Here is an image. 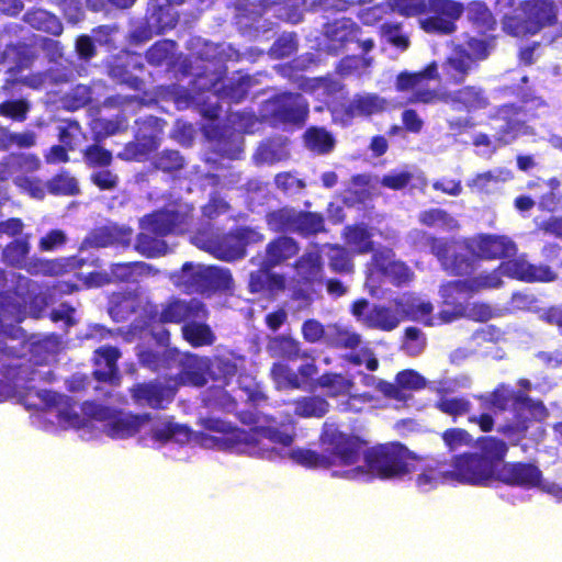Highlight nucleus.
<instances>
[{"label":"nucleus","instance_id":"0eeeda50","mask_svg":"<svg viewBox=\"0 0 562 562\" xmlns=\"http://www.w3.org/2000/svg\"><path fill=\"white\" fill-rule=\"evenodd\" d=\"M413 459L409 450L400 442L374 446L364 452V461L369 471L379 479H401L411 474Z\"/></svg>","mask_w":562,"mask_h":562},{"label":"nucleus","instance_id":"8fccbe9b","mask_svg":"<svg viewBox=\"0 0 562 562\" xmlns=\"http://www.w3.org/2000/svg\"><path fill=\"white\" fill-rule=\"evenodd\" d=\"M326 256L329 269L338 274H349L353 272L355 266L350 251L338 244L326 245Z\"/></svg>","mask_w":562,"mask_h":562},{"label":"nucleus","instance_id":"5fc2aeb1","mask_svg":"<svg viewBox=\"0 0 562 562\" xmlns=\"http://www.w3.org/2000/svg\"><path fill=\"white\" fill-rule=\"evenodd\" d=\"M150 165L154 170L175 177L176 173L184 169L186 159L179 150L164 149L154 157Z\"/></svg>","mask_w":562,"mask_h":562},{"label":"nucleus","instance_id":"f8f14e48","mask_svg":"<svg viewBox=\"0 0 562 562\" xmlns=\"http://www.w3.org/2000/svg\"><path fill=\"white\" fill-rule=\"evenodd\" d=\"M503 276L525 283H551L559 279V274L551 265L532 263L527 255L514 256L498 265Z\"/></svg>","mask_w":562,"mask_h":562},{"label":"nucleus","instance_id":"f257e3e1","mask_svg":"<svg viewBox=\"0 0 562 562\" xmlns=\"http://www.w3.org/2000/svg\"><path fill=\"white\" fill-rule=\"evenodd\" d=\"M477 68L465 53V48L457 46L441 63L434 60L419 71H401L395 79V89L398 92H411L406 104H434L439 100L438 92L428 87L431 80H440L448 86L462 85L469 75Z\"/></svg>","mask_w":562,"mask_h":562},{"label":"nucleus","instance_id":"bf43d9fd","mask_svg":"<svg viewBox=\"0 0 562 562\" xmlns=\"http://www.w3.org/2000/svg\"><path fill=\"white\" fill-rule=\"evenodd\" d=\"M137 128L134 137L142 143H146L155 150L159 146V134L161 132L159 120L154 116H147L136 121Z\"/></svg>","mask_w":562,"mask_h":562},{"label":"nucleus","instance_id":"e2e57ef3","mask_svg":"<svg viewBox=\"0 0 562 562\" xmlns=\"http://www.w3.org/2000/svg\"><path fill=\"white\" fill-rule=\"evenodd\" d=\"M147 265L142 261L119 262L110 267L111 282H132L136 274H140Z\"/></svg>","mask_w":562,"mask_h":562},{"label":"nucleus","instance_id":"79ce46f5","mask_svg":"<svg viewBox=\"0 0 562 562\" xmlns=\"http://www.w3.org/2000/svg\"><path fill=\"white\" fill-rule=\"evenodd\" d=\"M251 87V77L249 75H239L231 77L221 82L215 91L218 98L228 100L233 103L241 102Z\"/></svg>","mask_w":562,"mask_h":562},{"label":"nucleus","instance_id":"cd10ccee","mask_svg":"<svg viewBox=\"0 0 562 562\" xmlns=\"http://www.w3.org/2000/svg\"><path fill=\"white\" fill-rule=\"evenodd\" d=\"M498 476L508 485L530 488L540 485L542 472L535 464L513 462L504 464Z\"/></svg>","mask_w":562,"mask_h":562},{"label":"nucleus","instance_id":"20e7f679","mask_svg":"<svg viewBox=\"0 0 562 562\" xmlns=\"http://www.w3.org/2000/svg\"><path fill=\"white\" fill-rule=\"evenodd\" d=\"M184 215L179 211L160 210L147 214L140 221V232L136 236L134 248L146 258H156L167 254L165 237L181 227Z\"/></svg>","mask_w":562,"mask_h":562},{"label":"nucleus","instance_id":"423d86ee","mask_svg":"<svg viewBox=\"0 0 562 562\" xmlns=\"http://www.w3.org/2000/svg\"><path fill=\"white\" fill-rule=\"evenodd\" d=\"M413 279V270L404 261L397 260L390 247L378 248L367 263L366 283L371 294H374L385 280L394 286H403Z\"/></svg>","mask_w":562,"mask_h":562},{"label":"nucleus","instance_id":"a878e982","mask_svg":"<svg viewBox=\"0 0 562 562\" xmlns=\"http://www.w3.org/2000/svg\"><path fill=\"white\" fill-rule=\"evenodd\" d=\"M272 269L261 262L257 270L250 272L248 281L250 293L273 297L285 290V277L281 273L272 272Z\"/></svg>","mask_w":562,"mask_h":562},{"label":"nucleus","instance_id":"3c124183","mask_svg":"<svg viewBox=\"0 0 562 562\" xmlns=\"http://www.w3.org/2000/svg\"><path fill=\"white\" fill-rule=\"evenodd\" d=\"M289 458L297 465L310 470L329 469L330 459L326 457L325 451L318 452L316 450L306 448H295L289 452Z\"/></svg>","mask_w":562,"mask_h":562},{"label":"nucleus","instance_id":"de8ad7c7","mask_svg":"<svg viewBox=\"0 0 562 562\" xmlns=\"http://www.w3.org/2000/svg\"><path fill=\"white\" fill-rule=\"evenodd\" d=\"M324 232H326V227L323 214L297 210L293 234L303 238H308Z\"/></svg>","mask_w":562,"mask_h":562},{"label":"nucleus","instance_id":"e433bc0d","mask_svg":"<svg viewBox=\"0 0 562 562\" xmlns=\"http://www.w3.org/2000/svg\"><path fill=\"white\" fill-rule=\"evenodd\" d=\"M268 349L272 357L286 361L312 358L310 351L302 349L299 340L286 335H278L271 338Z\"/></svg>","mask_w":562,"mask_h":562},{"label":"nucleus","instance_id":"58836bf2","mask_svg":"<svg viewBox=\"0 0 562 562\" xmlns=\"http://www.w3.org/2000/svg\"><path fill=\"white\" fill-rule=\"evenodd\" d=\"M150 439L159 445H166L170 441L186 443L191 438V429L172 420H166L155 425L149 432Z\"/></svg>","mask_w":562,"mask_h":562},{"label":"nucleus","instance_id":"6ab92c4d","mask_svg":"<svg viewBox=\"0 0 562 562\" xmlns=\"http://www.w3.org/2000/svg\"><path fill=\"white\" fill-rule=\"evenodd\" d=\"M145 66L136 53H126L115 56L108 66L109 76L120 85L134 91H143L145 81L142 74Z\"/></svg>","mask_w":562,"mask_h":562},{"label":"nucleus","instance_id":"1a4fd4ad","mask_svg":"<svg viewBox=\"0 0 562 562\" xmlns=\"http://www.w3.org/2000/svg\"><path fill=\"white\" fill-rule=\"evenodd\" d=\"M425 16L418 20L419 27L431 35H450L457 31V21L464 5L456 0H426Z\"/></svg>","mask_w":562,"mask_h":562},{"label":"nucleus","instance_id":"09e8293b","mask_svg":"<svg viewBox=\"0 0 562 562\" xmlns=\"http://www.w3.org/2000/svg\"><path fill=\"white\" fill-rule=\"evenodd\" d=\"M355 117H370L386 109V100L376 93H356L351 98Z\"/></svg>","mask_w":562,"mask_h":562},{"label":"nucleus","instance_id":"9b49d317","mask_svg":"<svg viewBox=\"0 0 562 562\" xmlns=\"http://www.w3.org/2000/svg\"><path fill=\"white\" fill-rule=\"evenodd\" d=\"M202 426L210 435H203L204 443H210L221 450H237L248 452V442H251L252 435L216 417H206Z\"/></svg>","mask_w":562,"mask_h":562},{"label":"nucleus","instance_id":"39448f33","mask_svg":"<svg viewBox=\"0 0 562 562\" xmlns=\"http://www.w3.org/2000/svg\"><path fill=\"white\" fill-rule=\"evenodd\" d=\"M330 467H349L356 464L363 452L366 441L359 436L339 429L334 422L326 420L318 436Z\"/></svg>","mask_w":562,"mask_h":562},{"label":"nucleus","instance_id":"0e129e2a","mask_svg":"<svg viewBox=\"0 0 562 562\" xmlns=\"http://www.w3.org/2000/svg\"><path fill=\"white\" fill-rule=\"evenodd\" d=\"M317 297L314 283H307L299 279H293L290 288V299L299 303L300 308H308Z\"/></svg>","mask_w":562,"mask_h":562},{"label":"nucleus","instance_id":"774afa93","mask_svg":"<svg viewBox=\"0 0 562 562\" xmlns=\"http://www.w3.org/2000/svg\"><path fill=\"white\" fill-rule=\"evenodd\" d=\"M82 156L85 162L90 168H106L110 167L113 161L111 150L99 144H91L87 146L82 151Z\"/></svg>","mask_w":562,"mask_h":562},{"label":"nucleus","instance_id":"603ef678","mask_svg":"<svg viewBox=\"0 0 562 562\" xmlns=\"http://www.w3.org/2000/svg\"><path fill=\"white\" fill-rule=\"evenodd\" d=\"M297 210L290 206L273 210L266 215V223L274 233H294Z\"/></svg>","mask_w":562,"mask_h":562},{"label":"nucleus","instance_id":"aec40b11","mask_svg":"<svg viewBox=\"0 0 562 562\" xmlns=\"http://www.w3.org/2000/svg\"><path fill=\"white\" fill-rule=\"evenodd\" d=\"M415 460L411 463V473L419 492L426 493L438 486L451 483L449 461L447 460Z\"/></svg>","mask_w":562,"mask_h":562},{"label":"nucleus","instance_id":"2f4dec72","mask_svg":"<svg viewBox=\"0 0 562 562\" xmlns=\"http://www.w3.org/2000/svg\"><path fill=\"white\" fill-rule=\"evenodd\" d=\"M299 251L300 245L294 238L284 235L278 236L267 244L266 256L261 262L268 268H276L295 257Z\"/></svg>","mask_w":562,"mask_h":562},{"label":"nucleus","instance_id":"338daca9","mask_svg":"<svg viewBox=\"0 0 562 562\" xmlns=\"http://www.w3.org/2000/svg\"><path fill=\"white\" fill-rule=\"evenodd\" d=\"M209 364V375L213 380L221 381L223 385H227L237 373V364L224 357H216Z\"/></svg>","mask_w":562,"mask_h":562},{"label":"nucleus","instance_id":"49530a36","mask_svg":"<svg viewBox=\"0 0 562 562\" xmlns=\"http://www.w3.org/2000/svg\"><path fill=\"white\" fill-rule=\"evenodd\" d=\"M361 344L360 334L338 324L327 325L325 345L333 349H356Z\"/></svg>","mask_w":562,"mask_h":562},{"label":"nucleus","instance_id":"c03bdc74","mask_svg":"<svg viewBox=\"0 0 562 562\" xmlns=\"http://www.w3.org/2000/svg\"><path fill=\"white\" fill-rule=\"evenodd\" d=\"M325 108L330 113L334 125L349 127L356 119L351 99H348L346 94L326 100Z\"/></svg>","mask_w":562,"mask_h":562},{"label":"nucleus","instance_id":"72a5a7b5","mask_svg":"<svg viewBox=\"0 0 562 562\" xmlns=\"http://www.w3.org/2000/svg\"><path fill=\"white\" fill-rule=\"evenodd\" d=\"M209 359L200 358L196 355L187 353L180 360L179 379L193 386H204L209 379Z\"/></svg>","mask_w":562,"mask_h":562},{"label":"nucleus","instance_id":"6e6552de","mask_svg":"<svg viewBox=\"0 0 562 562\" xmlns=\"http://www.w3.org/2000/svg\"><path fill=\"white\" fill-rule=\"evenodd\" d=\"M362 33L361 26L350 18L336 19L324 25V36L330 53L337 54L350 44H357L363 64L370 66L372 57H366V55L374 48L375 43L372 37L362 38Z\"/></svg>","mask_w":562,"mask_h":562},{"label":"nucleus","instance_id":"412c9836","mask_svg":"<svg viewBox=\"0 0 562 562\" xmlns=\"http://www.w3.org/2000/svg\"><path fill=\"white\" fill-rule=\"evenodd\" d=\"M522 113V106L514 103H506L497 108L496 119L504 122L494 135L498 146L509 145L526 133V122L520 117Z\"/></svg>","mask_w":562,"mask_h":562},{"label":"nucleus","instance_id":"13d9d810","mask_svg":"<svg viewBox=\"0 0 562 562\" xmlns=\"http://www.w3.org/2000/svg\"><path fill=\"white\" fill-rule=\"evenodd\" d=\"M30 244L26 238H15L7 244L2 250V261L13 268H24L30 252Z\"/></svg>","mask_w":562,"mask_h":562},{"label":"nucleus","instance_id":"37998d69","mask_svg":"<svg viewBox=\"0 0 562 562\" xmlns=\"http://www.w3.org/2000/svg\"><path fill=\"white\" fill-rule=\"evenodd\" d=\"M136 308V295L132 292H113L109 297L108 312L116 323L126 321Z\"/></svg>","mask_w":562,"mask_h":562},{"label":"nucleus","instance_id":"473e14b6","mask_svg":"<svg viewBox=\"0 0 562 562\" xmlns=\"http://www.w3.org/2000/svg\"><path fill=\"white\" fill-rule=\"evenodd\" d=\"M341 236L346 245L349 246L355 254L373 255L378 249L374 247V241L372 239V228L363 222L346 225L342 229Z\"/></svg>","mask_w":562,"mask_h":562},{"label":"nucleus","instance_id":"f03ea898","mask_svg":"<svg viewBox=\"0 0 562 562\" xmlns=\"http://www.w3.org/2000/svg\"><path fill=\"white\" fill-rule=\"evenodd\" d=\"M480 400L490 409L513 412V418L501 425L497 431L515 443L527 437L533 420L541 422L549 415L542 401L533 400L525 392L514 391L505 384L497 385L488 396L481 395Z\"/></svg>","mask_w":562,"mask_h":562},{"label":"nucleus","instance_id":"dca6fc26","mask_svg":"<svg viewBox=\"0 0 562 562\" xmlns=\"http://www.w3.org/2000/svg\"><path fill=\"white\" fill-rule=\"evenodd\" d=\"M439 295L441 302L437 317L442 324H449L463 318L470 304V299L473 296L468 291L462 279L442 283L439 288Z\"/></svg>","mask_w":562,"mask_h":562},{"label":"nucleus","instance_id":"c85d7f7f","mask_svg":"<svg viewBox=\"0 0 562 562\" xmlns=\"http://www.w3.org/2000/svg\"><path fill=\"white\" fill-rule=\"evenodd\" d=\"M201 248L223 261H235L246 256V251H243L239 246L235 231L207 238Z\"/></svg>","mask_w":562,"mask_h":562},{"label":"nucleus","instance_id":"9d476101","mask_svg":"<svg viewBox=\"0 0 562 562\" xmlns=\"http://www.w3.org/2000/svg\"><path fill=\"white\" fill-rule=\"evenodd\" d=\"M451 482L485 486L495 477L493 468L477 452L454 454L449 462Z\"/></svg>","mask_w":562,"mask_h":562},{"label":"nucleus","instance_id":"69168bd1","mask_svg":"<svg viewBox=\"0 0 562 562\" xmlns=\"http://www.w3.org/2000/svg\"><path fill=\"white\" fill-rule=\"evenodd\" d=\"M502 27L506 34L514 37H525L537 34L536 29L525 14L522 18L518 15H505L502 21Z\"/></svg>","mask_w":562,"mask_h":562},{"label":"nucleus","instance_id":"4c0bfd02","mask_svg":"<svg viewBox=\"0 0 562 562\" xmlns=\"http://www.w3.org/2000/svg\"><path fill=\"white\" fill-rule=\"evenodd\" d=\"M22 20L32 29L50 34L53 36H59L64 31V26L59 18L54 13L41 8H33L27 10L23 14Z\"/></svg>","mask_w":562,"mask_h":562},{"label":"nucleus","instance_id":"2eb2a0df","mask_svg":"<svg viewBox=\"0 0 562 562\" xmlns=\"http://www.w3.org/2000/svg\"><path fill=\"white\" fill-rule=\"evenodd\" d=\"M351 315L362 326L380 331H392L400 325V318L391 305L371 304L369 300L360 297L350 305Z\"/></svg>","mask_w":562,"mask_h":562},{"label":"nucleus","instance_id":"864d4df0","mask_svg":"<svg viewBox=\"0 0 562 562\" xmlns=\"http://www.w3.org/2000/svg\"><path fill=\"white\" fill-rule=\"evenodd\" d=\"M353 381L345 378L340 373L325 372L315 381V385L327 390V395L338 397L348 395L353 387Z\"/></svg>","mask_w":562,"mask_h":562},{"label":"nucleus","instance_id":"ea45409f","mask_svg":"<svg viewBox=\"0 0 562 562\" xmlns=\"http://www.w3.org/2000/svg\"><path fill=\"white\" fill-rule=\"evenodd\" d=\"M296 271V278L307 283L322 282L323 261L317 251H308L301 255L293 263Z\"/></svg>","mask_w":562,"mask_h":562},{"label":"nucleus","instance_id":"5701e85b","mask_svg":"<svg viewBox=\"0 0 562 562\" xmlns=\"http://www.w3.org/2000/svg\"><path fill=\"white\" fill-rule=\"evenodd\" d=\"M233 277L228 269L216 266L200 268L190 274L189 284L200 294L227 291L233 286Z\"/></svg>","mask_w":562,"mask_h":562},{"label":"nucleus","instance_id":"4468645a","mask_svg":"<svg viewBox=\"0 0 562 562\" xmlns=\"http://www.w3.org/2000/svg\"><path fill=\"white\" fill-rule=\"evenodd\" d=\"M93 417L105 422L104 432L112 439H125L134 436L140 427L151 420L149 413L126 414L122 411H113L110 407L101 406L95 409Z\"/></svg>","mask_w":562,"mask_h":562},{"label":"nucleus","instance_id":"c9c22d12","mask_svg":"<svg viewBox=\"0 0 562 562\" xmlns=\"http://www.w3.org/2000/svg\"><path fill=\"white\" fill-rule=\"evenodd\" d=\"M303 144L310 151L325 156L330 154L337 144L335 135L324 126H308L302 135Z\"/></svg>","mask_w":562,"mask_h":562},{"label":"nucleus","instance_id":"ddd939ff","mask_svg":"<svg viewBox=\"0 0 562 562\" xmlns=\"http://www.w3.org/2000/svg\"><path fill=\"white\" fill-rule=\"evenodd\" d=\"M269 117L274 124L302 126L310 114L308 102L301 93L282 92L270 100Z\"/></svg>","mask_w":562,"mask_h":562},{"label":"nucleus","instance_id":"f3484780","mask_svg":"<svg viewBox=\"0 0 562 562\" xmlns=\"http://www.w3.org/2000/svg\"><path fill=\"white\" fill-rule=\"evenodd\" d=\"M177 389L170 384L155 379L138 382L130 387V395L138 406H148L153 409H165L175 398Z\"/></svg>","mask_w":562,"mask_h":562},{"label":"nucleus","instance_id":"680f3d73","mask_svg":"<svg viewBox=\"0 0 562 562\" xmlns=\"http://www.w3.org/2000/svg\"><path fill=\"white\" fill-rule=\"evenodd\" d=\"M47 190L53 195H77L80 192L77 180L68 172L55 175L47 181Z\"/></svg>","mask_w":562,"mask_h":562},{"label":"nucleus","instance_id":"6e6d98bb","mask_svg":"<svg viewBox=\"0 0 562 562\" xmlns=\"http://www.w3.org/2000/svg\"><path fill=\"white\" fill-rule=\"evenodd\" d=\"M301 89L306 92H314L318 89L323 91V94L329 99L334 97H340L345 91V83L340 80L331 78L330 76L315 77L312 79H305L301 85Z\"/></svg>","mask_w":562,"mask_h":562},{"label":"nucleus","instance_id":"7c9ffc66","mask_svg":"<svg viewBox=\"0 0 562 562\" xmlns=\"http://www.w3.org/2000/svg\"><path fill=\"white\" fill-rule=\"evenodd\" d=\"M521 9L537 33L558 22L557 7L553 0H525L521 3Z\"/></svg>","mask_w":562,"mask_h":562},{"label":"nucleus","instance_id":"a19ab883","mask_svg":"<svg viewBox=\"0 0 562 562\" xmlns=\"http://www.w3.org/2000/svg\"><path fill=\"white\" fill-rule=\"evenodd\" d=\"M293 414L301 418H322L330 408L328 401L319 395H305L291 401Z\"/></svg>","mask_w":562,"mask_h":562},{"label":"nucleus","instance_id":"7ed1b4c3","mask_svg":"<svg viewBox=\"0 0 562 562\" xmlns=\"http://www.w3.org/2000/svg\"><path fill=\"white\" fill-rule=\"evenodd\" d=\"M209 311L206 305L196 299H172L167 302L160 313L162 324H182V338L193 348L212 346L216 336L206 323Z\"/></svg>","mask_w":562,"mask_h":562},{"label":"nucleus","instance_id":"052dcab7","mask_svg":"<svg viewBox=\"0 0 562 562\" xmlns=\"http://www.w3.org/2000/svg\"><path fill=\"white\" fill-rule=\"evenodd\" d=\"M176 43L171 40H159L145 52V58L150 66L160 67L172 56Z\"/></svg>","mask_w":562,"mask_h":562},{"label":"nucleus","instance_id":"393cba45","mask_svg":"<svg viewBox=\"0 0 562 562\" xmlns=\"http://www.w3.org/2000/svg\"><path fill=\"white\" fill-rule=\"evenodd\" d=\"M121 351L117 347L104 345L93 351V378L98 382L117 384L120 381L117 360Z\"/></svg>","mask_w":562,"mask_h":562},{"label":"nucleus","instance_id":"a18cd8bd","mask_svg":"<svg viewBox=\"0 0 562 562\" xmlns=\"http://www.w3.org/2000/svg\"><path fill=\"white\" fill-rule=\"evenodd\" d=\"M479 454L486 460L496 473L497 464L504 460L507 454V443L494 436H482L477 439Z\"/></svg>","mask_w":562,"mask_h":562},{"label":"nucleus","instance_id":"b1692460","mask_svg":"<svg viewBox=\"0 0 562 562\" xmlns=\"http://www.w3.org/2000/svg\"><path fill=\"white\" fill-rule=\"evenodd\" d=\"M390 305L393 308V312H395V315L400 318V324L403 321H422L431 325L429 318L434 311L432 304L430 302L419 300L413 293L405 292L393 297L390 301Z\"/></svg>","mask_w":562,"mask_h":562},{"label":"nucleus","instance_id":"f704fd0d","mask_svg":"<svg viewBox=\"0 0 562 562\" xmlns=\"http://www.w3.org/2000/svg\"><path fill=\"white\" fill-rule=\"evenodd\" d=\"M132 229L117 226H101L92 229L83 243L91 247L104 248L112 245L127 246L131 241Z\"/></svg>","mask_w":562,"mask_h":562},{"label":"nucleus","instance_id":"a211bd4d","mask_svg":"<svg viewBox=\"0 0 562 562\" xmlns=\"http://www.w3.org/2000/svg\"><path fill=\"white\" fill-rule=\"evenodd\" d=\"M473 255L484 260H506L517 255V244L507 235L477 234L469 245Z\"/></svg>","mask_w":562,"mask_h":562},{"label":"nucleus","instance_id":"4be33fe9","mask_svg":"<svg viewBox=\"0 0 562 562\" xmlns=\"http://www.w3.org/2000/svg\"><path fill=\"white\" fill-rule=\"evenodd\" d=\"M248 434L252 435L251 442H248V452L258 454L261 458L269 460L274 459L279 456L276 448H263L261 440L267 439L273 445H278L282 448L290 447L294 441V435L283 431L279 427L274 426H257L248 430Z\"/></svg>","mask_w":562,"mask_h":562},{"label":"nucleus","instance_id":"4d7b16f0","mask_svg":"<svg viewBox=\"0 0 562 562\" xmlns=\"http://www.w3.org/2000/svg\"><path fill=\"white\" fill-rule=\"evenodd\" d=\"M503 273L497 268L491 271H484L476 276L462 279L468 288V291L473 295L485 290L497 289L503 285Z\"/></svg>","mask_w":562,"mask_h":562},{"label":"nucleus","instance_id":"c756f323","mask_svg":"<svg viewBox=\"0 0 562 562\" xmlns=\"http://www.w3.org/2000/svg\"><path fill=\"white\" fill-rule=\"evenodd\" d=\"M447 99L456 109L469 113L484 110L490 105L485 90L479 86H463L449 93Z\"/></svg>","mask_w":562,"mask_h":562},{"label":"nucleus","instance_id":"bb28decb","mask_svg":"<svg viewBox=\"0 0 562 562\" xmlns=\"http://www.w3.org/2000/svg\"><path fill=\"white\" fill-rule=\"evenodd\" d=\"M8 55H12L11 58L14 65L7 70L9 76L7 81L10 85L26 83V78H22L20 75L23 70L31 68L37 58L33 45L24 42L8 44L2 56L5 57Z\"/></svg>","mask_w":562,"mask_h":562}]
</instances>
